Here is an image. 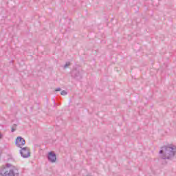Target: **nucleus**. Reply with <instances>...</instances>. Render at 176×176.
Here are the masks:
<instances>
[{
	"mask_svg": "<svg viewBox=\"0 0 176 176\" xmlns=\"http://www.w3.org/2000/svg\"><path fill=\"white\" fill-rule=\"evenodd\" d=\"M72 76L75 79H82V74L78 69H74L72 71Z\"/></svg>",
	"mask_w": 176,
	"mask_h": 176,
	"instance_id": "6",
	"label": "nucleus"
},
{
	"mask_svg": "<svg viewBox=\"0 0 176 176\" xmlns=\"http://www.w3.org/2000/svg\"><path fill=\"white\" fill-rule=\"evenodd\" d=\"M20 150V154L24 159H27L31 156V152L30 151V148L28 147H22Z\"/></svg>",
	"mask_w": 176,
	"mask_h": 176,
	"instance_id": "3",
	"label": "nucleus"
},
{
	"mask_svg": "<svg viewBox=\"0 0 176 176\" xmlns=\"http://www.w3.org/2000/svg\"><path fill=\"white\" fill-rule=\"evenodd\" d=\"M17 127V124H14L11 128L12 133H14V131L16 130V128Z\"/></svg>",
	"mask_w": 176,
	"mask_h": 176,
	"instance_id": "7",
	"label": "nucleus"
},
{
	"mask_svg": "<svg viewBox=\"0 0 176 176\" xmlns=\"http://www.w3.org/2000/svg\"><path fill=\"white\" fill-rule=\"evenodd\" d=\"M55 91H61V88H56Z\"/></svg>",
	"mask_w": 176,
	"mask_h": 176,
	"instance_id": "10",
	"label": "nucleus"
},
{
	"mask_svg": "<svg viewBox=\"0 0 176 176\" xmlns=\"http://www.w3.org/2000/svg\"><path fill=\"white\" fill-rule=\"evenodd\" d=\"M69 65H71V63H70V62H67V63H65V65H64L65 69H67V68H68V67H69Z\"/></svg>",
	"mask_w": 176,
	"mask_h": 176,
	"instance_id": "8",
	"label": "nucleus"
},
{
	"mask_svg": "<svg viewBox=\"0 0 176 176\" xmlns=\"http://www.w3.org/2000/svg\"><path fill=\"white\" fill-rule=\"evenodd\" d=\"M47 160L50 163H56L57 161V157L56 156V153L53 151L48 153Z\"/></svg>",
	"mask_w": 176,
	"mask_h": 176,
	"instance_id": "5",
	"label": "nucleus"
},
{
	"mask_svg": "<svg viewBox=\"0 0 176 176\" xmlns=\"http://www.w3.org/2000/svg\"><path fill=\"white\" fill-rule=\"evenodd\" d=\"M15 145L18 148H22L23 145H25V140L21 138V136L17 137L15 141Z\"/></svg>",
	"mask_w": 176,
	"mask_h": 176,
	"instance_id": "4",
	"label": "nucleus"
},
{
	"mask_svg": "<svg viewBox=\"0 0 176 176\" xmlns=\"http://www.w3.org/2000/svg\"><path fill=\"white\" fill-rule=\"evenodd\" d=\"M60 94H61V96H67V92L66 91L63 90L60 92Z\"/></svg>",
	"mask_w": 176,
	"mask_h": 176,
	"instance_id": "9",
	"label": "nucleus"
},
{
	"mask_svg": "<svg viewBox=\"0 0 176 176\" xmlns=\"http://www.w3.org/2000/svg\"><path fill=\"white\" fill-rule=\"evenodd\" d=\"M3 137V135H2V133H0V140L2 139Z\"/></svg>",
	"mask_w": 176,
	"mask_h": 176,
	"instance_id": "11",
	"label": "nucleus"
},
{
	"mask_svg": "<svg viewBox=\"0 0 176 176\" xmlns=\"http://www.w3.org/2000/svg\"><path fill=\"white\" fill-rule=\"evenodd\" d=\"M1 176H19L20 173L19 168L16 166L12 165L11 164H6L3 165L0 168Z\"/></svg>",
	"mask_w": 176,
	"mask_h": 176,
	"instance_id": "1",
	"label": "nucleus"
},
{
	"mask_svg": "<svg viewBox=\"0 0 176 176\" xmlns=\"http://www.w3.org/2000/svg\"><path fill=\"white\" fill-rule=\"evenodd\" d=\"M160 153L162 155V159L170 160L175 156L176 146L173 145L164 146L160 151Z\"/></svg>",
	"mask_w": 176,
	"mask_h": 176,
	"instance_id": "2",
	"label": "nucleus"
}]
</instances>
